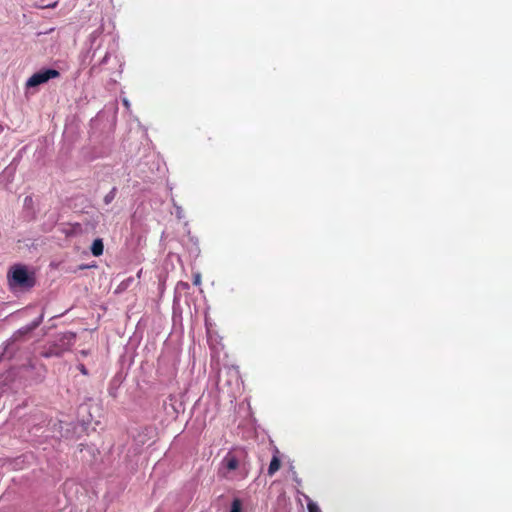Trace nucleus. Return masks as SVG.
<instances>
[{
	"label": "nucleus",
	"mask_w": 512,
	"mask_h": 512,
	"mask_svg": "<svg viewBox=\"0 0 512 512\" xmlns=\"http://www.w3.org/2000/svg\"><path fill=\"white\" fill-rule=\"evenodd\" d=\"M8 282L11 288H30L34 285V276L24 265H16L8 272Z\"/></svg>",
	"instance_id": "f257e3e1"
},
{
	"label": "nucleus",
	"mask_w": 512,
	"mask_h": 512,
	"mask_svg": "<svg viewBox=\"0 0 512 512\" xmlns=\"http://www.w3.org/2000/svg\"><path fill=\"white\" fill-rule=\"evenodd\" d=\"M57 77H59V71H56V69H43L42 71L32 74V76L28 78L26 86L37 87Z\"/></svg>",
	"instance_id": "f03ea898"
},
{
	"label": "nucleus",
	"mask_w": 512,
	"mask_h": 512,
	"mask_svg": "<svg viewBox=\"0 0 512 512\" xmlns=\"http://www.w3.org/2000/svg\"><path fill=\"white\" fill-rule=\"evenodd\" d=\"M74 339H75V336L73 333L61 334V336L59 338L60 343L57 345V347L52 348L50 353L51 354H59V353H62L63 351H66V349H69V347L72 346Z\"/></svg>",
	"instance_id": "7ed1b4c3"
},
{
	"label": "nucleus",
	"mask_w": 512,
	"mask_h": 512,
	"mask_svg": "<svg viewBox=\"0 0 512 512\" xmlns=\"http://www.w3.org/2000/svg\"><path fill=\"white\" fill-rule=\"evenodd\" d=\"M239 460L236 458L234 454H226L225 457L222 459V466L226 470V477L227 473H230V471H233L238 468Z\"/></svg>",
	"instance_id": "20e7f679"
},
{
	"label": "nucleus",
	"mask_w": 512,
	"mask_h": 512,
	"mask_svg": "<svg viewBox=\"0 0 512 512\" xmlns=\"http://www.w3.org/2000/svg\"><path fill=\"white\" fill-rule=\"evenodd\" d=\"M280 466H281V460L278 457V451H277L275 453V455H273L271 458V461L269 464V469H268V474L273 475L274 473H276V471H278V469H280Z\"/></svg>",
	"instance_id": "39448f33"
},
{
	"label": "nucleus",
	"mask_w": 512,
	"mask_h": 512,
	"mask_svg": "<svg viewBox=\"0 0 512 512\" xmlns=\"http://www.w3.org/2000/svg\"><path fill=\"white\" fill-rule=\"evenodd\" d=\"M94 256H100L103 253L104 245L102 239H95L90 247Z\"/></svg>",
	"instance_id": "423d86ee"
},
{
	"label": "nucleus",
	"mask_w": 512,
	"mask_h": 512,
	"mask_svg": "<svg viewBox=\"0 0 512 512\" xmlns=\"http://www.w3.org/2000/svg\"><path fill=\"white\" fill-rule=\"evenodd\" d=\"M307 509L309 512H321L318 504H316V502L310 500V498H308V501H307Z\"/></svg>",
	"instance_id": "0eeeda50"
},
{
	"label": "nucleus",
	"mask_w": 512,
	"mask_h": 512,
	"mask_svg": "<svg viewBox=\"0 0 512 512\" xmlns=\"http://www.w3.org/2000/svg\"><path fill=\"white\" fill-rule=\"evenodd\" d=\"M116 191L117 189L116 188H112L108 194L105 195L104 197V202L105 204H109L111 203V201L114 200L115 196H116Z\"/></svg>",
	"instance_id": "6e6552de"
},
{
	"label": "nucleus",
	"mask_w": 512,
	"mask_h": 512,
	"mask_svg": "<svg viewBox=\"0 0 512 512\" xmlns=\"http://www.w3.org/2000/svg\"><path fill=\"white\" fill-rule=\"evenodd\" d=\"M241 506H242V504H241L240 500H238V498H236L232 503L230 512H241Z\"/></svg>",
	"instance_id": "1a4fd4ad"
},
{
	"label": "nucleus",
	"mask_w": 512,
	"mask_h": 512,
	"mask_svg": "<svg viewBox=\"0 0 512 512\" xmlns=\"http://www.w3.org/2000/svg\"><path fill=\"white\" fill-rule=\"evenodd\" d=\"M193 283L195 285H200V283H201V273H194L193 274Z\"/></svg>",
	"instance_id": "9d476101"
},
{
	"label": "nucleus",
	"mask_w": 512,
	"mask_h": 512,
	"mask_svg": "<svg viewBox=\"0 0 512 512\" xmlns=\"http://www.w3.org/2000/svg\"><path fill=\"white\" fill-rule=\"evenodd\" d=\"M175 211H176V214H177L178 218H182L183 217V209L181 207L176 206L175 207Z\"/></svg>",
	"instance_id": "9b49d317"
},
{
	"label": "nucleus",
	"mask_w": 512,
	"mask_h": 512,
	"mask_svg": "<svg viewBox=\"0 0 512 512\" xmlns=\"http://www.w3.org/2000/svg\"><path fill=\"white\" fill-rule=\"evenodd\" d=\"M122 101H123L124 106H126V108H127V109H129V107H130V102H129V100H128V99H126V97H124Z\"/></svg>",
	"instance_id": "f8f14e48"
},
{
	"label": "nucleus",
	"mask_w": 512,
	"mask_h": 512,
	"mask_svg": "<svg viewBox=\"0 0 512 512\" xmlns=\"http://www.w3.org/2000/svg\"><path fill=\"white\" fill-rule=\"evenodd\" d=\"M42 321V316L39 317V319L34 323L33 327H36L37 325H39Z\"/></svg>",
	"instance_id": "ddd939ff"
},
{
	"label": "nucleus",
	"mask_w": 512,
	"mask_h": 512,
	"mask_svg": "<svg viewBox=\"0 0 512 512\" xmlns=\"http://www.w3.org/2000/svg\"><path fill=\"white\" fill-rule=\"evenodd\" d=\"M56 4H57L56 2H55V3H53V4H48V5H47V7H55V6H56Z\"/></svg>",
	"instance_id": "4468645a"
},
{
	"label": "nucleus",
	"mask_w": 512,
	"mask_h": 512,
	"mask_svg": "<svg viewBox=\"0 0 512 512\" xmlns=\"http://www.w3.org/2000/svg\"><path fill=\"white\" fill-rule=\"evenodd\" d=\"M5 172H11L9 167L6 168Z\"/></svg>",
	"instance_id": "2eb2a0df"
}]
</instances>
